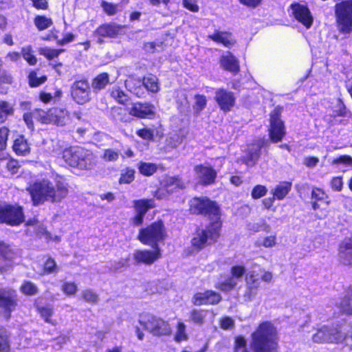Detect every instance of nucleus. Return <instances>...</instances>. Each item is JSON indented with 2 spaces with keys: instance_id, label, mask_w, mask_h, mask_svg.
<instances>
[{
  "instance_id": "obj_2",
  "label": "nucleus",
  "mask_w": 352,
  "mask_h": 352,
  "mask_svg": "<svg viewBox=\"0 0 352 352\" xmlns=\"http://www.w3.org/2000/svg\"><path fill=\"white\" fill-rule=\"evenodd\" d=\"M68 187L65 179L58 177L54 185L48 179L38 180L30 184L27 188V191L30 195L32 205L37 206L45 201L60 202L67 196Z\"/></svg>"
},
{
  "instance_id": "obj_32",
  "label": "nucleus",
  "mask_w": 352,
  "mask_h": 352,
  "mask_svg": "<svg viewBox=\"0 0 352 352\" xmlns=\"http://www.w3.org/2000/svg\"><path fill=\"white\" fill-rule=\"evenodd\" d=\"M338 307L342 314L352 316V288L340 298Z\"/></svg>"
},
{
  "instance_id": "obj_57",
  "label": "nucleus",
  "mask_w": 352,
  "mask_h": 352,
  "mask_svg": "<svg viewBox=\"0 0 352 352\" xmlns=\"http://www.w3.org/2000/svg\"><path fill=\"white\" fill-rule=\"evenodd\" d=\"M267 193V188L265 186L257 184L254 186L251 191L252 198L254 199H260L265 196Z\"/></svg>"
},
{
  "instance_id": "obj_28",
  "label": "nucleus",
  "mask_w": 352,
  "mask_h": 352,
  "mask_svg": "<svg viewBox=\"0 0 352 352\" xmlns=\"http://www.w3.org/2000/svg\"><path fill=\"white\" fill-rule=\"evenodd\" d=\"M12 149L18 156H26L31 151L30 144L23 135H18L14 140Z\"/></svg>"
},
{
  "instance_id": "obj_19",
  "label": "nucleus",
  "mask_w": 352,
  "mask_h": 352,
  "mask_svg": "<svg viewBox=\"0 0 352 352\" xmlns=\"http://www.w3.org/2000/svg\"><path fill=\"white\" fill-rule=\"evenodd\" d=\"M222 300L221 295L214 290L207 289L203 292L195 293L192 298L194 305H217Z\"/></svg>"
},
{
  "instance_id": "obj_18",
  "label": "nucleus",
  "mask_w": 352,
  "mask_h": 352,
  "mask_svg": "<svg viewBox=\"0 0 352 352\" xmlns=\"http://www.w3.org/2000/svg\"><path fill=\"white\" fill-rule=\"evenodd\" d=\"M289 7L296 20L302 24L307 29H309L312 26L314 18L307 6L298 2H294Z\"/></svg>"
},
{
  "instance_id": "obj_46",
  "label": "nucleus",
  "mask_w": 352,
  "mask_h": 352,
  "mask_svg": "<svg viewBox=\"0 0 352 352\" xmlns=\"http://www.w3.org/2000/svg\"><path fill=\"white\" fill-rule=\"evenodd\" d=\"M58 270L55 260L52 257H48L43 263L42 275L56 274Z\"/></svg>"
},
{
  "instance_id": "obj_25",
  "label": "nucleus",
  "mask_w": 352,
  "mask_h": 352,
  "mask_svg": "<svg viewBox=\"0 0 352 352\" xmlns=\"http://www.w3.org/2000/svg\"><path fill=\"white\" fill-rule=\"evenodd\" d=\"M208 38L216 43L221 44L223 46L230 48L234 46L236 41L229 31L214 30L213 34H209Z\"/></svg>"
},
{
  "instance_id": "obj_26",
  "label": "nucleus",
  "mask_w": 352,
  "mask_h": 352,
  "mask_svg": "<svg viewBox=\"0 0 352 352\" xmlns=\"http://www.w3.org/2000/svg\"><path fill=\"white\" fill-rule=\"evenodd\" d=\"M338 256L340 264L352 266V235L338 246Z\"/></svg>"
},
{
  "instance_id": "obj_13",
  "label": "nucleus",
  "mask_w": 352,
  "mask_h": 352,
  "mask_svg": "<svg viewBox=\"0 0 352 352\" xmlns=\"http://www.w3.org/2000/svg\"><path fill=\"white\" fill-rule=\"evenodd\" d=\"M72 99L78 104H85L91 99V91L87 79L75 80L71 87Z\"/></svg>"
},
{
  "instance_id": "obj_17",
  "label": "nucleus",
  "mask_w": 352,
  "mask_h": 352,
  "mask_svg": "<svg viewBox=\"0 0 352 352\" xmlns=\"http://www.w3.org/2000/svg\"><path fill=\"white\" fill-rule=\"evenodd\" d=\"M214 100L220 110L224 113L232 111L236 104L234 94L224 88H219L216 90Z\"/></svg>"
},
{
  "instance_id": "obj_23",
  "label": "nucleus",
  "mask_w": 352,
  "mask_h": 352,
  "mask_svg": "<svg viewBox=\"0 0 352 352\" xmlns=\"http://www.w3.org/2000/svg\"><path fill=\"white\" fill-rule=\"evenodd\" d=\"M256 146L255 149H248L246 155L243 157V162L247 166H254L261 154V149L267 146L268 143L265 138H260L254 144Z\"/></svg>"
},
{
  "instance_id": "obj_39",
  "label": "nucleus",
  "mask_w": 352,
  "mask_h": 352,
  "mask_svg": "<svg viewBox=\"0 0 352 352\" xmlns=\"http://www.w3.org/2000/svg\"><path fill=\"white\" fill-rule=\"evenodd\" d=\"M135 178V170L126 166L121 170L118 183L120 185L131 184Z\"/></svg>"
},
{
  "instance_id": "obj_6",
  "label": "nucleus",
  "mask_w": 352,
  "mask_h": 352,
  "mask_svg": "<svg viewBox=\"0 0 352 352\" xmlns=\"http://www.w3.org/2000/svg\"><path fill=\"white\" fill-rule=\"evenodd\" d=\"M37 122L41 124L52 125L57 127L65 126L71 120V114L66 108L52 107L45 110L36 108Z\"/></svg>"
},
{
  "instance_id": "obj_47",
  "label": "nucleus",
  "mask_w": 352,
  "mask_h": 352,
  "mask_svg": "<svg viewBox=\"0 0 352 352\" xmlns=\"http://www.w3.org/2000/svg\"><path fill=\"white\" fill-rule=\"evenodd\" d=\"M195 102L193 104V109L196 115L199 114L207 105V98L203 94H195L194 96Z\"/></svg>"
},
{
  "instance_id": "obj_20",
  "label": "nucleus",
  "mask_w": 352,
  "mask_h": 352,
  "mask_svg": "<svg viewBox=\"0 0 352 352\" xmlns=\"http://www.w3.org/2000/svg\"><path fill=\"white\" fill-rule=\"evenodd\" d=\"M129 114L139 119H152L155 115V108L149 102H137L132 104Z\"/></svg>"
},
{
  "instance_id": "obj_31",
  "label": "nucleus",
  "mask_w": 352,
  "mask_h": 352,
  "mask_svg": "<svg viewBox=\"0 0 352 352\" xmlns=\"http://www.w3.org/2000/svg\"><path fill=\"white\" fill-rule=\"evenodd\" d=\"M110 83L109 74L107 72H101L97 74L91 80L93 91L98 94L104 89Z\"/></svg>"
},
{
  "instance_id": "obj_49",
  "label": "nucleus",
  "mask_w": 352,
  "mask_h": 352,
  "mask_svg": "<svg viewBox=\"0 0 352 352\" xmlns=\"http://www.w3.org/2000/svg\"><path fill=\"white\" fill-rule=\"evenodd\" d=\"M21 56L24 60L31 66H34L37 63V58L34 54L32 46L28 45L22 47L21 51Z\"/></svg>"
},
{
  "instance_id": "obj_55",
  "label": "nucleus",
  "mask_w": 352,
  "mask_h": 352,
  "mask_svg": "<svg viewBox=\"0 0 352 352\" xmlns=\"http://www.w3.org/2000/svg\"><path fill=\"white\" fill-rule=\"evenodd\" d=\"M100 6L103 12L108 16L115 15L118 11V6L116 3L102 1Z\"/></svg>"
},
{
  "instance_id": "obj_16",
  "label": "nucleus",
  "mask_w": 352,
  "mask_h": 352,
  "mask_svg": "<svg viewBox=\"0 0 352 352\" xmlns=\"http://www.w3.org/2000/svg\"><path fill=\"white\" fill-rule=\"evenodd\" d=\"M153 250H136L133 254L134 263L136 265H152L162 258L161 248H152Z\"/></svg>"
},
{
  "instance_id": "obj_48",
  "label": "nucleus",
  "mask_w": 352,
  "mask_h": 352,
  "mask_svg": "<svg viewBox=\"0 0 352 352\" xmlns=\"http://www.w3.org/2000/svg\"><path fill=\"white\" fill-rule=\"evenodd\" d=\"M186 325L182 322H178L176 324V332L174 335V340L176 342H181L186 341L188 339V336L186 331Z\"/></svg>"
},
{
  "instance_id": "obj_64",
  "label": "nucleus",
  "mask_w": 352,
  "mask_h": 352,
  "mask_svg": "<svg viewBox=\"0 0 352 352\" xmlns=\"http://www.w3.org/2000/svg\"><path fill=\"white\" fill-rule=\"evenodd\" d=\"M332 164L352 166V157L348 155H342L336 158L333 159Z\"/></svg>"
},
{
  "instance_id": "obj_21",
  "label": "nucleus",
  "mask_w": 352,
  "mask_h": 352,
  "mask_svg": "<svg viewBox=\"0 0 352 352\" xmlns=\"http://www.w3.org/2000/svg\"><path fill=\"white\" fill-rule=\"evenodd\" d=\"M194 170L202 186H207L215 183L217 172L212 166H205L202 164H197L195 166Z\"/></svg>"
},
{
  "instance_id": "obj_14",
  "label": "nucleus",
  "mask_w": 352,
  "mask_h": 352,
  "mask_svg": "<svg viewBox=\"0 0 352 352\" xmlns=\"http://www.w3.org/2000/svg\"><path fill=\"white\" fill-rule=\"evenodd\" d=\"M156 205L153 199H139L134 200L133 207L135 210V214L131 218L130 222L133 226H140L144 223L146 214L151 209L155 208Z\"/></svg>"
},
{
  "instance_id": "obj_35",
  "label": "nucleus",
  "mask_w": 352,
  "mask_h": 352,
  "mask_svg": "<svg viewBox=\"0 0 352 352\" xmlns=\"http://www.w3.org/2000/svg\"><path fill=\"white\" fill-rule=\"evenodd\" d=\"M291 188V182H282L275 186L272 191V195L276 199L283 200L289 192Z\"/></svg>"
},
{
  "instance_id": "obj_63",
  "label": "nucleus",
  "mask_w": 352,
  "mask_h": 352,
  "mask_svg": "<svg viewBox=\"0 0 352 352\" xmlns=\"http://www.w3.org/2000/svg\"><path fill=\"white\" fill-rule=\"evenodd\" d=\"M348 115L351 116V112L346 109V106L342 103L338 105V108L333 111L331 117L336 118L337 117H346Z\"/></svg>"
},
{
  "instance_id": "obj_42",
  "label": "nucleus",
  "mask_w": 352,
  "mask_h": 352,
  "mask_svg": "<svg viewBox=\"0 0 352 352\" xmlns=\"http://www.w3.org/2000/svg\"><path fill=\"white\" fill-rule=\"evenodd\" d=\"M206 310L192 309L189 313L188 320L195 324L202 325L206 320Z\"/></svg>"
},
{
  "instance_id": "obj_40",
  "label": "nucleus",
  "mask_w": 352,
  "mask_h": 352,
  "mask_svg": "<svg viewBox=\"0 0 352 352\" xmlns=\"http://www.w3.org/2000/svg\"><path fill=\"white\" fill-rule=\"evenodd\" d=\"M172 186H175L178 190H184L186 185L184 181L179 175H174L168 177L164 180V187L168 190Z\"/></svg>"
},
{
  "instance_id": "obj_36",
  "label": "nucleus",
  "mask_w": 352,
  "mask_h": 352,
  "mask_svg": "<svg viewBox=\"0 0 352 352\" xmlns=\"http://www.w3.org/2000/svg\"><path fill=\"white\" fill-rule=\"evenodd\" d=\"M0 352H11L10 333L3 326H0Z\"/></svg>"
},
{
  "instance_id": "obj_4",
  "label": "nucleus",
  "mask_w": 352,
  "mask_h": 352,
  "mask_svg": "<svg viewBox=\"0 0 352 352\" xmlns=\"http://www.w3.org/2000/svg\"><path fill=\"white\" fill-rule=\"evenodd\" d=\"M61 158L69 167L80 170H89L97 164V157L88 148L80 146H70L61 152Z\"/></svg>"
},
{
  "instance_id": "obj_24",
  "label": "nucleus",
  "mask_w": 352,
  "mask_h": 352,
  "mask_svg": "<svg viewBox=\"0 0 352 352\" xmlns=\"http://www.w3.org/2000/svg\"><path fill=\"white\" fill-rule=\"evenodd\" d=\"M311 204L314 210L327 208L330 204L328 195L320 188L314 187L311 193Z\"/></svg>"
},
{
  "instance_id": "obj_15",
  "label": "nucleus",
  "mask_w": 352,
  "mask_h": 352,
  "mask_svg": "<svg viewBox=\"0 0 352 352\" xmlns=\"http://www.w3.org/2000/svg\"><path fill=\"white\" fill-rule=\"evenodd\" d=\"M124 26L113 22L104 23L94 31V36L96 38V42L98 44H102L105 38H115L119 34Z\"/></svg>"
},
{
  "instance_id": "obj_5",
  "label": "nucleus",
  "mask_w": 352,
  "mask_h": 352,
  "mask_svg": "<svg viewBox=\"0 0 352 352\" xmlns=\"http://www.w3.org/2000/svg\"><path fill=\"white\" fill-rule=\"evenodd\" d=\"M167 237L168 234L164 221L162 219H157L141 228L137 239L144 245L160 248V243H164Z\"/></svg>"
},
{
  "instance_id": "obj_59",
  "label": "nucleus",
  "mask_w": 352,
  "mask_h": 352,
  "mask_svg": "<svg viewBox=\"0 0 352 352\" xmlns=\"http://www.w3.org/2000/svg\"><path fill=\"white\" fill-rule=\"evenodd\" d=\"M136 134L138 137L144 140L151 141L154 139L153 130L147 127L137 130Z\"/></svg>"
},
{
  "instance_id": "obj_1",
  "label": "nucleus",
  "mask_w": 352,
  "mask_h": 352,
  "mask_svg": "<svg viewBox=\"0 0 352 352\" xmlns=\"http://www.w3.org/2000/svg\"><path fill=\"white\" fill-rule=\"evenodd\" d=\"M188 206L189 214L210 219L204 228H196L190 239L192 250L199 252L216 243L221 236V208L217 201L208 196H195L189 199Z\"/></svg>"
},
{
  "instance_id": "obj_54",
  "label": "nucleus",
  "mask_w": 352,
  "mask_h": 352,
  "mask_svg": "<svg viewBox=\"0 0 352 352\" xmlns=\"http://www.w3.org/2000/svg\"><path fill=\"white\" fill-rule=\"evenodd\" d=\"M247 340L243 336L239 335L234 338V342L233 346V351L238 352L243 349L242 352H249L246 349Z\"/></svg>"
},
{
  "instance_id": "obj_45",
  "label": "nucleus",
  "mask_w": 352,
  "mask_h": 352,
  "mask_svg": "<svg viewBox=\"0 0 352 352\" xmlns=\"http://www.w3.org/2000/svg\"><path fill=\"white\" fill-rule=\"evenodd\" d=\"M111 96L122 105H126L130 100L129 96L120 87L113 88L111 91Z\"/></svg>"
},
{
  "instance_id": "obj_53",
  "label": "nucleus",
  "mask_w": 352,
  "mask_h": 352,
  "mask_svg": "<svg viewBox=\"0 0 352 352\" xmlns=\"http://www.w3.org/2000/svg\"><path fill=\"white\" fill-rule=\"evenodd\" d=\"M81 298L87 302L95 305L99 300L98 295L92 289H87L82 291Z\"/></svg>"
},
{
  "instance_id": "obj_8",
  "label": "nucleus",
  "mask_w": 352,
  "mask_h": 352,
  "mask_svg": "<svg viewBox=\"0 0 352 352\" xmlns=\"http://www.w3.org/2000/svg\"><path fill=\"white\" fill-rule=\"evenodd\" d=\"M138 322L145 330L154 336H170L172 334V328L168 321L154 314H141Z\"/></svg>"
},
{
  "instance_id": "obj_33",
  "label": "nucleus",
  "mask_w": 352,
  "mask_h": 352,
  "mask_svg": "<svg viewBox=\"0 0 352 352\" xmlns=\"http://www.w3.org/2000/svg\"><path fill=\"white\" fill-rule=\"evenodd\" d=\"M38 69H30L27 76L28 85L31 88L40 87L47 80V76L45 74L38 76Z\"/></svg>"
},
{
  "instance_id": "obj_22",
  "label": "nucleus",
  "mask_w": 352,
  "mask_h": 352,
  "mask_svg": "<svg viewBox=\"0 0 352 352\" xmlns=\"http://www.w3.org/2000/svg\"><path fill=\"white\" fill-rule=\"evenodd\" d=\"M16 257V251L12 245L0 240V272L6 271L8 263H10Z\"/></svg>"
},
{
  "instance_id": "obj_60",
  "label": "nucleus",
  "mask_w": 352,
  "mask_h": 352,
  "mask_svg": "<svg viewBox=\"0 0 352 352\" xmlns=\"http://www.w3.org/2000/svg\"><path fill=\"white\" fill-rule=\"evenodd\" d=\"M36 111V108L33 109L32 112L25 113L23 116V119L26 124L28 128L30 130H34V124L33 119L34 118L37 121V118H36V114L34 112Z\"/></svg>"
},
{
  "instance_id": "obj_10",
  "label": "nucleus",
  "mask_w": 352,
  "mask_h": 352,
  "mask_svg": "<svg viewBox=\"0 0 352 352\" xmlns=\"http://www.w3.org/2000/svg\"><path fill=\"white\" fill-rule=\"evenodd\" d=\"M25 220L23 207L18 204H0V224L19 226Z\"/></svg>"
},
{
  "instance_id": "obj_37",
  "label": "nucleus",
  "mask_w": 352,
  "mask_h": 352,
  "mask_svg": "<svg viewBox=\"0 0 352 352\" xmlns=\"http://www.w3.org/2000/svg\"><path fill=\"white\" fill-rule=\"evenodd\" d=\"M129 90L140 98L144 93L142 80L140 78H131L127 82Z\"/></svg>"
},
{
  "instance_id": "obj_56",
  "label": "nucleus",
  "mask_w": 352,
  "mask_h": 352,
  "mask_svg": "<svg viewBox=\"0 0 352 352\" xmlns=\"http://www.w3.org/2000/svg\"><path fill=\"white\" fill-rule=\"evenodd\" d=\"M9 135L10 129L8 126H2L0 127V152L6 148Z\"/></svg>"
},
{
  "instance_id": "obj_11",
  "label": "nucleus",
  "mask_w": 352,
  "mask_h": 352,
  "mask_svg": "<svg viewBox=\"0 0 352 352\" xmlns=\"http://www.w3.org/2000/svg\"><path fill=\"white\" fill-rule=\"evenodd\" d=\"M282 111L283 107L277 106L270 113L268 134L273 143L281 142L286 135L285 123L281 119Z\"/></svg>"
},
{
  "instance_id": "obj_3",
  "label": "nucleus",
  "mask_w": 352,
  "mask_h": 352,
  "mask_svg": "<svg viewBox=\"0 0 352 352\" xmlns=\"http://www.w3.org/2000/svg\"><path fill=\"white\" fill-rule=\"evenodd\" d=\"M280 336L277 327L272 321L259 322L250 335L252 352H279Z\"/></svg>"
},
{
  "instance_id": "obj_38",
  "label": "nucleus",
  "mask_w": 352,
  "mask_h": 352,
  "mask_svg": "<svg viewBox=\"0 0 352 352\" xmlns=\"http://www.w3.org/2000/svg\"><path fill=\"white\" fill-rule=\"evenodd\" d=\"M144 88L148 91L152 93H157L160 90V85L158 78L153 74H149L146 76H144L142 78Z\"/></svg>"
},
{
  "instance_id": "obj_43",
  "label": "nucleus",
  "mask_w": 352,
  "mask_h": 352,
  "mask_svg": "<svg viewBox=\"0 0 352 352\" xmlns=\"http://www.w3.org/2000/svg\"><path fill=\"white\" fill-rule=\"evenodd\" d=\"M14 108L6 100H0V124L4 123L9 116L14 113Z\"/></svg>"
},
{
  "instance_id": "obj_61",
  "label": "nucleus",
  "mask_w": 352,
  "mask_h": 352,
  "mask_svg": "<svg viewBox=\"0 0 352 352\" xmlns=\"http://www.w3.org/2000/svg\"><path fill=\"white\" fill-rule=\"evenodd\" d=\"M120 156V152L112 148H107L104 151L103 158L107 162L117 161Z\"/></svg>"
},
{
  "instance_id": "obj_41",
  "label": "nucleus",
  "mask_w": 352,
  "mask_h": 352,
  "mask_svg": "<svg viewBox=\"0 0 352 352\" xmlns=\"http://www.w3.org/2000/svg\"><path fill=\"white\" fill-rule=\"evenodd\" d=\"M139 173L145 177H150L157 170V166L155 163L140 161L138 164Z\"/></svg>"
},
{
  "instance_id": "obj_34",
  "label": "nucleus",
  "mask_w": 352,
  "mask_h": 352,
  "mask_svg": "<svg viewBox=\"0 0 352 352\" xmlns=\"http://www.w3.org/2000/svg\"><path fill=\"white\" fill-rule=\"evenodd\" d=\"M34 24L38 31H44L53 25V20L51 17L45 14H37L34 17Z\"/></svg>"
},
{
  "instance_id": "obj_27",
  "label": "nucleus",
  "mask_w": 352,
  "mask_h": 352,
  "mask_svg": "<svg viewBox=\"0 0 352 352\" xmlns=\"http://www.w3.org/2000/svg\"><path fill=\"white\" fill-rule=\"evenodd\" d=\"M219 63L224 70L230 72L233 74H236L240 72L239 61L230 52L221 56Z\"/></svg>"
},
{
  "instance_id": "obj_44",
  "label": "nucleus",
  "mask_w": 352,
  "mask_h": 352,
  "mask_svg": "<svg viewBox=\"0 0 352 352\" xmlns=\"http://www.w3.org/2000/svg\"><path fill=\"white\" fill-rule=\"evenodd\" d=\"M236 285V281L232 279V278L228 277L224 280L217 283L214 287L222 292L228 293L234 290Z\"/></svg>"
},
{
  "instance_id": "obj_51",
  "label": "nucleus",
  "mask_w": 352,
  "mask_h": 352,
  "mask_svg": "<svg viewBox=\"0 0 352 352\" xmlns=\"http://www.w3.org/2000/svg\"><path fill=\"white\" fill-rule=\"evenodd\" d=\"M20 291L26 296H34L38 292L36 285L30 280L23 282L20 287Z\"/></svg>"
},
{
  "instance_id": "obj_12",
  "label": "nucleus",
  "mask_w": 352,
  "mask_h": 352,
  "mask_svg": "<svg viewBox=\"0 0 352 352\" xmlns=\"http://www.w3.org/2000/svg\"><path fill=\"white\" fill-rule=\"evenodd\" d=\"M19 297L14 289H0V314L6 320H9L12 313L16 309Z\"/></svg>"
},
{
  "instance_id": "obj_50",
  "label": "nucleus",
  "mask_w": 352,
  "mask_h": 352,
  "mask_svg": "<svg viewBox=\"0 0 352 352\" xmlns=\"http://www.w3.org/2000/svg\"><path fill=\"white\" fill-rule=\"evenodd\" d=\"M64 52L65 49H53L50 47H43L39 50V54L43 56L48 60H52L54 58H57Z\"/></svg>"
},
{
  "instance_id": "obj_62",
  "label": "nucleus",
  "mask_w": 352,
  "mask_h": 352,
  "mask_svg": "<svg viewBox=\"0 0 352 352\" xmlns=\"http://www.w3.org/2000/svg\"><path fill=\"white\" fill-rule=\"evenodd\" d=\"M3 61L0 58V84H12L13 81L12 76L6 70L2 69Z\"/></svg>"
},
{
  "instance_id": "obj_30",
  "label": "nucleus",
  "mask_w": 352,
  "mask_h": 352,
  "mask_svg": "<svg viewBox=\"0 0 352 352\" xmlns=\"http://www.w3.org/2000/svg\"><path fill=\"white\" fill-rule=\"evenodd\" d=\"M34 307L36 311L39 314L40 317L44 320L45 322L52 326L56 325V321L52 319L54 311L52 305H39L36 304L34 305Z\"/></svg>"
},
{
  "instance_id": "obj_9",
  "label": "nucleus",
  "mask_w": 352,
  "mask_h": 352,
  "mask_svg": "<svg viewBox=\"0 0 352 352\" xmlns=\"http://www.w3.org/2000/svg\"><path fill=\"white\" fill-rule=\"evenodd\" d=\"M336 25L342 34L352 33V0H342L334 6Z\"/></svg>"
},
{
  "instance_id": "obj_58",
  "label": "nucleus",
  "mask_w": 352,
  "mask_h": 352,
  "mask_svg": "<svg viewBox=\"0 0 352 352\" xmlns=\"http://www.w3.org/2000/svg\"><path fill=\"white\" fill-rule=\"evenodd\" d=\"M62 292L67 296H74L77 291L78 287L74 282H65L62 285Z\"/></svg>"
},
{
  "instance_id": "obj_29",
  "label": "nucleus",
  "mask_w": 352,
  "mask_h": 352,
  "mask_svg": "<svg viewBox=\"0 0 352 352\" xmlns=\"http://www.w3.org/2000/svg\"><path fill=\"white\" fill-rule=\"evenodd\" d=\"M246 281L248 284L245 296L249 300L254 297L259 289L258 278L256 277L254 272H250L246 276Z\"/></svg>"
},
{
  "instance_id": "obj_52",
  "label": "nucleus",
  "mask_w": 352,
  "mask_h": 352,
  "mask_svg": "<svg viewBox=\"0 0 352 352\" xmlns=\"http://www.w3.org/2000/svg\"><path fill=\"white\" fill-rule=\"evenodd\" d=\"M230 276L234 280H240L246 273V268L244 265H234L230 267Z\"/></svg>"
},
{
  "instance_id": "obj_7",
  "label": "nucleus",
  "mask_w": 352,
  "mask_h": 352,
  "mask_svg": "<svg viewBox=\"0 0 352 352\" xmlns=\"http://www.w3.org/2000/svg\"><path fill=\"white\" fill-rule=\"evenodd\" d=\"M348 337V333L342 331L341 324L331 323L317 328L311 340L316 344H338L344 342Z\"/></svg>"
}]
</instances>
